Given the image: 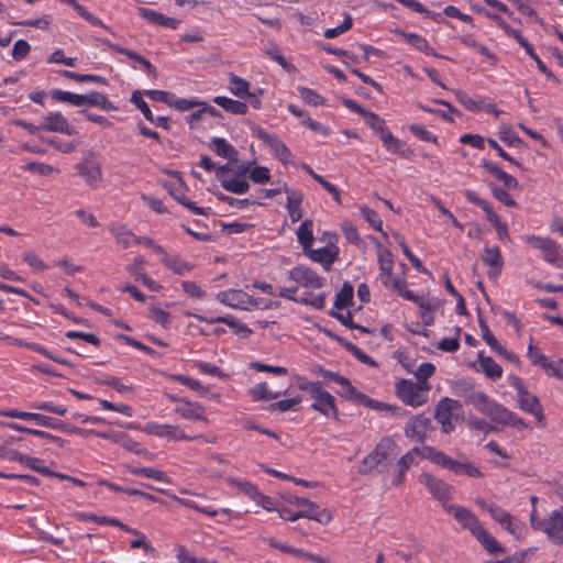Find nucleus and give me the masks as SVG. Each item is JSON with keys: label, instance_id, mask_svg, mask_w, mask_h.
<instances>
[{"label": "nucleus", "instance_id": "obj_1", "mask_svg": "<svg viewBox=\"0 0 563 563\" xmlns=\"http://www.w3.org/2000/svg\"><path fill=\"white\" fill-rule=\"evenodd\" d=\"M397 444L388 437L383 438L362 461L358 473L365 476L379 475L389 470L397 456Z\"/></svg>", "mask_w": 563, "mask_h": 563}, {"label": "nucleus", "instance_id": "obj_2", "mask_svg": "<svg viewBox=\"0 0 563 563\" xmlns=\"http://www.w3.org/2000/svg\"><path fill=\"white\" fill-rule=\"evenodd\" d=\"M421 456L429 460L433 464L450 471L456 476H467L470 478H483L485 476L481 468L474 463L470 462L467 459H452L446 453L433 446H423Z\"/></svg>", "mask_w": 563, "mask_h": 563}, {"label": "nucleus", "instance_id": "obj_3", "mask_svg": "<svg viewBox=\"0 0 563 563\" xmlns=\"http://www.w3.org/2000/svg\"><path fill=\"white\" fill-rule=\"evenodd\" d=\"M530 525L533 530L543 532L552 544L563 545V506L550 512L547 518H540L537 509H533Z\"/></svg>", "mask_w": 563, "mask_h": 563}, {"label": "nucleus", "instance_id": "obj_4", "mask_svg": "<svg viewBox=\"0 0 563 563\" xmlns=\"http://www.w3.org/2000/svg\"><path fill=\"white\" fill-rule=\"evenodd\" d=\"M299 388L307 391L314 400L311 405L313 410L319 411L325 417H331L334 420H340L339 409L335 406L334 397L322 388L320 382H308L299 384Z\"/></svg>", "mask_w": 563, "mask_h": 563}, {"label": "nucleus", "instance_id": "obj_5", "mask_svg": "<svg viewBox=\"0 0 563 563\" xmlns=\"http://www.w3.org/2000/svg\"><path fill=\"white\" fill-rule=\"evenodd\" d=\"M223 115L219 110L205 102L192 113L186 117L191 130L207 131L222 124Z\"/></svg>", "mask_w": 563, "mask_h": 563}, {"label": "nucleus", "instance_id": "obj_6", "mask_svg": "<svg viewBox=\"0 0 563 563\" xmlns=\"http://www.w3.org/2000/svg\"><path fill=\"white\" fill-rule=\"evenodd\" d=\"M429 386H422L409 379H401L396 384L398 398L407 406L419 407L428 399Z\"/></svg>", "mask_w": 563, "mask_h": 563}, {"label": "nucleus", "instance_id": "obj_7", "mask_svg": "<svg viewBox=\"0 0 563 563\" xmlns=\"http://www.w3.org/2000/svg\"><path fill=\"white\" fill-rule=\"evenodd\" d=\"M462 413V404L449 397H444L439 400L434 418L441 424V429L444 433H450L455 429L453 419L457 418Z\"/></svg>", "mask_w": 563, "mask_h": 563}, {"label": "nucleus", "instance_id": "obj_8", "mask_svg": "<svg viewBox=\"0 0 563 563\" xmlns=\"http://www.w3.org/2000/svg\"><path fill=\"white\" fill-rule=\"evenodd\" d=\"M418 481L428 489L434 499L442 504L444 510L445 506H450L448 501L454 490L452 485L429 473H421Z\"/></svg>", "mask_w": 563, "mask_h": 563}, {"label": "nucleus", "instance_id": "obj_9", "mask_svg": "<svg viewBox=\"0 0 563 563\" xmlns=\"http://www.w3.org/2000/svg\"><path fill=\"white\" fill-rule=\"evenodd\" d=\"M76 169L78 170V174L85 178L87 185L92 189L100 187L102 180L101 166L93 153H86L82 161L76 165Z\"/></svg>", "mask_w": 563, "mask_h": 563}, {"label": "nucleus", "instance_id": "obj_10", "mask_svg": "<svg viewBox=\"0 0 563 563\" xmlns=\"http://www.w3.org/2000/svg\"><path fill=\"white\" fill-rule=\"evenodd\" d=\"M486 416L495 423L510 426L518 430L527 429L529 427L517 413L495 401L489 409V413Z\"/></svg>", "mask_w": 563, "mask_h": 563}, {"label": "nucleus", "instance_id": "obj_11", "mask_svg": "<svg viewBox=\"0 0 563 563\" xmlns=\"http://www.w3.org/2000/svg\"><path fill=\"white\" fill-rule=\"evenodd\" d=\"M525 241L533 249L541 250L543 257L551 264H558L562 261L560 245L550 238L527 235Z\"/></svg>", "mask_w": 563, "mask_h": 563}, {"label": "nucleus", "instance_id": "obj_12", "mask_svg": "<svg viewBox=\"0 0 563 563\" xmlns=\"http://www.w3.org/2000/svg\"><path fill=\"white\" fill-rule=\"evenodd\" d=\"M216 298L223 305L234 309L247 310L250 307L257 306V300L242 289H230L220 291Z\"/></svg>", "mask_w": 563, "mask_h": 563}, {"label": "nucleus", "instance_id": "obj_13", "mask_svg": "<svg viewBox=\"0 0 563 563\" xmlns=\"http://www.w3.org/2000/svg\"><path fill=\"white\" fill-rule=\"evenodd\" d=\"M288 279L302 287L321 288L324 278L307 266H296L288 272Z\"/></svg>", "mask_w": 563, "mask_h": 563}, {"label": "nucleus", "instance_id": "obj_14", "mask_svg": "<svg viewBox=\"0 0 563 563\" xmlns=\"http://www.w3.org/2000/svg\"><path fill=\"white\" fill-rule=\"evenodd\" d=\"M143 431L147 434L156 435L163 439L167 440H196L201 438L198 437H190L184 433V431L177 427V426H170V424H158L154 422H148L144 426Z\"/></svg>", "mask_w": 563, "mask_h": 563}, {"label": "nucleus", "instance_id": "obj_15", "mask_svg": "<svg viewBox=\"0 0 563 563\" xmlns=\"http://www.w3.org/2000/svg\"><path fill=\"white\" fill-rule=\"evenodd\" d=\"M303 254L311 261L321 264L324 271L329 272L332 264L338 260L339 247L335 244H329L320 249H312L310 246L303 251Z\"/></svg>", "mask_w": 563, "mask_h": 563}, {"label": "nucleus", "instance_id": "obj_16", "mask_svg": "<svg viewBox=\"0 0 563 563\" xmlns=\"http://www.w3.org/2000/svg\"><path fill=\"white\" fill-rule=\"evenodd\" d=\"M445 511L452 515L463 529L473 536L483 527L478 518L467 508L457 505L445 506Z\"/></svg>", "mask_w": 563, "mask_h": 563}, {"label": "nucleus", "instance_id": "obj_17", "mask_svg": "<svg viewBox=\"0 0 563 563\" xmlns=\"http://www.w3.org/2000/svg\"><path fill=\"white\" fill-rule=\"evenodd\" d=\"M432 429L431 419L424 415H418L408 421L405 428V434L409 439L423 443L428 431Z\"/></svg>", "mask_w": 563, "mask_h": 563}, {"label": "nucleus", "instance_id": "obj_18", "mask_svg": "<svg viewBox=\"0 0 563 563\" xmlns=\"http://www.w3.org/2000/svg\"><path fill=\"white\" fill-rule=\"evenodd\" d=\"M517 401L519 408L522 411L533 415L538 422L544 424L545 417L543 413V408L536 395L529 393L526 389L517 396Z\"/></svg>", "mask_w": 563, "mask_h": 563}, {"label": "nucleus", "instance_id": "obj_19", "mask_svg": "<svg viewBox=\"0 0 563 563\" xmlns=\"http://www.w3.org/2000/svg\"><path fill=\"white\" fill-rule=\"evenodd\" d=\"M483 262L489 267L487 276L496 279L503 269V257L498 246L485 247L482 254Z\"/></svg>", "mask_w": 563, "mask_h": 563}, {"label": "nucleus", "instance_id": "obj_20", "mask_svg": "<svg viewBox=\"0 0 563 563\" xmlns=\"http://www.w3.org/2000/svg\"><path fill=\"white\" fill-rule=\"evenodd\" d=\"M137 13L141 18L145 19L154 25H159L172 30H176L180 23L174 18L166 16L163 13L145 7H139Z\"/></svg>", "mask_w": 563, "mask_h": 563}, {"label": "nucleus", "instance_id": "obj_21", "mask_svg": "<svg viewBox=\"0 0 563 563\" xmlns=\"http://www.w3.org/2000/svg\"><path fill=\"white\" fill-rule=\"evenodd\" d=\"M137 13L141 18L145 19L154 25H159L172 30H176L180 23L174 18L166 16L163 13L145 7H139Z\"/></svg>", "mask_w": 563, "mask_h": 563}, {"label": "nucleus", "instance_id": "obj_22", "mask_svg": "<svg viewBox=\"0 0 563 563\" xmlns=\"http://www.w3.org/2000/svg\"><path fill=\"white\" fill-rule=\"evenodd\" d=\"M396 34L400 35L401 37H404V40L409 44L411 45L412 47H415L416 49L420 51V52H423L424 54L429 55V56H432V57H437V58H443L444 56L438 54L434 48H432L430 45H429V42L421 35L417 34V33H407L402 30H396Z\"/></svg>", "mask_w": 563, "mask_h": 563}, {"label": "nucleus", "instance_id": "obj_23", "mask_svg": "<svg viewBox=\"0 0 563 563\" xmlns=\"http://www.w3.org/2000/svg\"><path fill=\"white\" fill-rule=\"evenodd\" d=\"M188 316H191L199 321L208 322L210 324L225 323L234 331L235 334L240 335L241 338H247L253 333V331L246 324L239 323L235 320L230 319L228 317H217V318L208 319V318L202 317L197 313H188Z\"/></svg>", "mask_w": 563, "mask_h": 563}, {"label": "nucleus", "instance_id": "obj_24", "mask_svg": "<svg viewBox=\"0 0 563 563\" xmlns=\"http://www.w3.org/2000/svg\"><path fill=\"white\" fill-rule=\"evenodd\" d=\"M285 194L287 195V211L291 222H298L302 218V210L300 208L303 196L300 191L285 186Z\"/></svg>", "mask_w": 563, "mask_h": 563}, {"label": "nucleus", "instance_id": "obj_25", "mask_svg": "<svg viewBox=\"0 0 563 563\" xmlns=\"http://www.w3.org/2000/svg\"><path fill=\"white\" fill-rule=\"evenodd\" d=\"M422 449L413 448L410 452L404 454L397 462V473L391 483L394 486H400L405 481V474L415 462V455L421 456Z\"/></svg>", "mask_w": 563, "mask_h": 563}, {"label": "nucleus", "instance_id": "obj_26", "mask_svg": "<svg viewBox=\"0 0 563 563\" xmlns=\"http://www.w3.org/2000/svg\"><path fill=\"white\" fill-rule=\"evenodd\" d=\"M42 129L51 132L65 133L67 135L73 134L67 119L59 112L47 114L44 118Z\"/></svg>", "mask_w": 563, "mask_h": 563}, {"label": "nucleus", "instance_id": "obj_27", "mask_svg": "<svg viewBox=\"0 0 563 563\" xmlns=\"http://www.w3.org/2000/svg\"><path fill=\"white\" fill-rule=\"evenodd\" d=\"M363 118L365 120V123L377 133V137H379L380 141H399L385 126L384 119H382L376 113L367 111Z\"/></svg>", "mask_w": 563, "mask_h": 563}, {"label": "nucleus", "instance_id": "obj_28", "mask_svg": "<svg viewBox=\"0 0 563 563\" xmlns=\"http://www.w3.org/2000/svg\"><path fill=\"white\" fill-rule=\"evenodd\" d=\"M461 397L464 398L465 404L472 405L475 409L483 413H489V409L494 402L486 394L482 391H470L468 394L461 393Z\"/></svg>", "mask_w": 563, "mask_h": 563}, {"label": "nucleus", "instance_id": "obj_29", "mask_svg": "<svg viewBox=\"0 0 563 563\" xmlns=\"http://www.w3.org/2000/svg\"><path fill=\"white\" fill-rule=\"evenodd\" d=\"M474 537L489 554L505 553V549L484 527H482Z\"/></svg>", "mask_w": 563, "mask_h": 563}, {"label": "nucleus", "instance_id": "obj_30", "mask_svg": "<svg viewBox=\"0 0 563 563\" xmlns=\"http://www.w3.org/2000/svg\"><path fill=\"white\" fill-rule=\"evenodd\" d=\"M217 106L232 114H245L249 106L244 101L233 100L224 96H217L212 100Z\"/></svg>", "mask_w": 563, "mask_h": 563}, {"label": "nucleus", "instance_id": "obj_31", "mask_svg": "<svg viewBox=\"0 0 563 563\" xmlns=\"http://www.w3.org/2000/svg\"><path fill=\"white\" fill-rule=\"evenodd\" d=\"M300 518H308L322 525H328L331 521V515L324 509H320L319 506L310 501L305 510L299 511Z\"/></svg>", "mask_w": 563, "mask_h": 563}, {"label": "nucleus", "instance_id": "obj_32", "mask_svg": "<svg viewBox=\"0 0 563 563\" xmlns=\"http://www.w3.org/2000/svg\"><path fill=\"white\" fill-rule=\"evenodd\" d=\"M109 231L113 234L115 241L124 247H129L135 243L136 235H134L125 224H111L109 225Z\"/></svg>", "mask_w": 563, "mask_h": 563}, {"label": "nucleus", "instance_id": "obj_33", "mask_svg": "<svg viewBox=\"0 0 563 563\" xmlns=\"http://www.w3.org/2000/svg\"><path fill=\"white\" fill-rule=\"evenodd\" d=\"M112 441L125 450L133 452L137 455H147L148 452L146 449L142 448L140 443L134 441L130 435L123 432H118L112 434Z\"/></svg>", "mask_w": 563, "mask_h": 563}, {"label": "nucleus", "instance_id": "obj_34", "mask_svg": "<svg viewBox=\"0 0 563 563\" xmlns=\"http://www.w3.org/2000/svg\"><path fill=\"white\" fill-rule=\"evenodd\" d=\"M161 262L177 275H185L194 268L190 263L183 261L178 255L169 256L165 254V257H162Z\"/></svg>", "mask_w": 563, "mask_h": 563}, {"label": "nucleus", "instance_id": "obj_35", "mask_svg": "<svg viewBox=\"0 0 563 563\" xmlns=\"http://www.w3.org/2000/svg\"><path fill=\"white\" fill-rule=\"evenodd\" d=\"M478 362L481 364V367L484 372V374L493 379L497 380L503 375V368L501 366L494 361L490 356H484L483 353L478 354Z\"/></svg>", "mask_w": 563, "mask_h": 563}, {"label": "nucleus", "instance_id": "obj_36", "mask_svg": "<svg viewBox=\"0 0 563 563\" xmlns=\"http://www.w3.org/2000/svg\"><path fill=\"white\" fill-rule=\"evenodd\" d=\"M174 411L185 419L207 421L202 406L197 402L186 401V407H176Z\"/></svg>", "mask_w": 563, "mask_h": 563}, {"label": "nucleus", "instance_id": "obj_37", "mask_svg": "<svg viewBox=\"0 0 563 563\" xmlns=\"http://www.w3.org/2000/svg\"><path fill=\"white\" fill-rule=\"evenodd\" d=\"M229 90L232 95L240 99H245L250 95V82L234 73L229 75Z\"/></svg>", "mask_w": 563, "mask_h": 563}, {"label": "nucleus", "instance_id": "obj_38", "mask_svg": "<svg viewBox=\"0 0 563 563\" xmlns=\"http://www.w3.org/2000/svg\"><path fill=\"white\" fill-rule=\"evenodd\" d=\"M58 74L67 79L78 82H95L98 85L107 86L108 80L99 75L93 74H78L70 70H58Z\"/></svg>", "mask_w": 563, "mask_h": 563}, {"label": "nucleus", "instance_id": "obj_39", "mask_svg": "<svg viewBox=\"0 0 563 563\" xmlns=\"http://www.w3.org/2000/svg\"><path fill=\"white\" fill-rule=\"evenodd\" d=\"M145 263L144 258L142 256H136L134 258V265L129 267V271L135 276L136 280L142 282L144 286H146L151 290H156L158 288V285L150 278L144 269L139 268V265H143Z\"/></svg>", "mask_w": 563, "mask_h": 563}, {"label": "nucleus", "instance_id": "obj_40", "mask_svg": "<svg viewBox=\"0 0 563 563\" xmlns=\"http://www.w3.org/2000/svg\"><path fill=\"white\" fill-rule=\"evenodd\" d=\"M333 338L336 340V342L344 346L345 350H347L352 355H354L361 363L369 366H377V363L371 356H368L365 352H363L353 343L338 335H333Z\"/></svg>", "mask_w": 563, "mask_h": 563}, {"label": "nucleus", "instance_id": "obj_41", "mask_svg": "<svg viewBox=\"0 0 563 563\" xmlns=\"http://www.w3.org/2000/svg\"><path fill=\"white\" fill-rule=\"evenodd\" d=\"M163 187L180 203L187 199L185 192L187 187L180 177H176L174 180L162 183Z\"/></svg>", "mask_w": 563, "mask_h": 563}, {"label": "nucleus", "instance_id": "obj_42", "mask_svg": "<svg viewBox=\"0 0 563 563\" xmlns=\"http://www.w3.org/2000/svg\"><path fill=\"white\" fill-rule=\"evenodd\" d=\"M486 169L494 175L497 179L504 183L505 187L508 189H516L519 186L518 180L504 172L498 165L494 163H485Z\"/></svg>", "mask_w": 563, "mask_h": 563}, {"label": "nucleus", "instance_id": "obj_43", "mask_svg": "<svg viewBox=\"0 0 563 563\" xmlns=\"http://www.w3.org/2000/svg\"><path fill=\"white\" fill-rule=\"evenodd\" d=\"M285 394H286V390L285 391H282V390L271 391L268 389L266 383H260L250 389V395L252 396L253 400H255V401H257V400L267 401V400L276 399L279 396L285 395Z\"/></svg>", "mask_w": 563, "mask_h": 563}, {"label": "nucleus", "instance_id": "obj_44", "mask_svg": "<svg viewBox=\"0 0 563 563\" xmlns=\"http://www.w3.org/2000/svg\"><path fill=\"white\" fill-rule=\"evenodd\" d=\"M313 222L310 219H306L297 230L298 242L302 245V250H308L313 242Z\"/></svg>", "mask_w": 563, "mask_h": 563}, {"label": "nucleus", "instance_id": "obj_45", "mask_svg": "<svg viewBox=\"0 0 563 563\" xmlns=\"http://www.w3.org/2000/svg\"><path fill=\"white\" fill-rule=\"evenodd\" d=\"M82 99H84V106H86V104L93 106V107H98L102 110L113 109V106L108 100L107 96L101 92H98V91H92L90 93L82 95Z\"/></svg>", "mask_w": 563, "mask_h": 563}, {"label": "nucleus", "instance_id": "obj_46", "mask_svg": "<svg viewBox=\"0 0 563 563\" xmlns=\"http://www.w3.org/2000/svg\"><path fill=\"white\" fill-rule=\"evenodd\" d=\"M358 405H363L367 408L374 409L376 411H387L391 415H396V411H399L400 408L390 406L385 402H380L378 400L369 398L367 395H358Z\"/></svg>", "mask_w": 563, "mask_h": 563}, {"label": "nucleus", "instance_id": "obj_47", "mask_svg": "<svg viewBox=\"0 0 563 563\" xmlns=\"http://www.w3.org/2000/svg\"><path fill=\"white\" fill-rule=\"evenodd\" d=\"M9 461L19 462L24 466L30 467L31 470L38 472L42 474V471L47 470V467L40 466L41 460L36 457H32L20 452H11L9 453Z\"/></svg>", "mask_w": 563, "mask_h": 563}, {"label": "nucleus", "instance_id": "obj_48", "mask_svg": "<svg viewBox=\"0 0 563 563\" xmlns=\"http://www.w3.org/2000/svg\"><path fill=\"white\" fill-rule=\"evenodd\" d=\"M354 288L350 283H344L340 291L335 296L334 307L343 309L349 307L353 300Z\"/></svg>", "mask_w": 563, "mask_h": 563}, {"label": "nucleus", "instance_id": "obj_49", "mask_svg": "<svg viewBox=\"0 0 563 563\" xmlns=\"http://www.w3.org/2000/svg\"><path fill=\"white\" fill-rule=\"evenodd\" d=\"M221 186L232 194L243 195L247 192L250 185L245 179H240L236 177L224 179L221 181Z\"/></svg>", "mask_w": 563, "mask_h": 563}, {"label": "nucleus", "instance_id": "obj_50", "mask_svg": "<svg viewBox=\"0 0 563 563\" xmlns=\"http://www.w3.org/2000/svg\"><path fill=\"white\" fill-rule=\"evenodd\" d=\"M383 147L389 155H397L402 158H411L413 150H411L408 143H383Z\"/></svg>", "mask_w": 563, "mask_h": 563}, {"label": "nucleus", "instance_id": "obj_51", "mask_svg": "<svg viewBox=\"0 0 563 563\" xmlns=\"http://www.w3.org/2000/svg\"><path fill=\"white\" fill-rule=\"evenodd\" d=\"M217 155L228 158L230 163L240 161L239 152L230 143H212Z\"/></svg>", "mask_w": 563, "mask_h": 563}, {"label": "nucleus", "instance_id": "obj_52", "mask_svg": "<svg viewBox=\"0 0 563 563\" xmlns=\"http://www.w3.org/2000/svg\"><path fill=\"white\" fill-rule=\"evenodd\" d=\"M52 98L58 102H68L75 107L84 106L82 95H77L70 91L54 90Z\"/></svg>", "mask_w": 563, "mask_h": 563}, {"label": "nucleus", "instance_id": "obj_53", "mask_svg": "<svg viewBox=\"0 0 563 563\" xmlns=\"http://www.w3.org/2000/svg\"><path fill=\"white\" fill-rule=\"evenodd\" d=\"M228 483L231 486L239 488L243 494L249 496L251 499L256 500L260 496V492L255 485L247 481H240L236 478H229Z\"/></svg>", "mask_w": 563, "mask_h": 563}, {"label": "nucleus", "instance_id": "obj_54", "mask_svg": "<svg viewBox=\"0 0 563 563\" xmlns=\"http://www.w3.org/2000/svg\"><path fill=\"white\" fill-rule=\"evenodd\" d=\"M478 322H479V328L482 331L483 340L490 346L492 350L504 352V346L497 341V339L490 332L489 327L486 323V321L482 317H479Z\"/></svg>", "mask_w": 563, "mask_h": 563}, {"label": "nucleus", "instance_id": "obj_55", "mask_svg": "<svg viewBox=\"0 0 563 563\" xmlns=\"http://www.w3.org/2000/svg\"><path fill=\"white\" fill-rule=\"evenodd\" d=\"M478 12H482L487 16L488 19L493 20L498 27H500L508 36L514 37L515 35H518L519 30H516L511 27L510 24H508L499 14L493 13L485 9H479Z\"/></svg>", "mask_w": 563, "mask_h": 563}, {"label": "nucleus", "instance_id": "obj_56", "mask_svg": "<svg viewBox=\"0 0 563 563\" xmlns=\"http://www.w3.org/2000/svg\"><path fill=\"white\" fill-rule=\"evenodd\" d=\"M478 12H482L487 16L488 19L493 20L498 27H500L508 36L514 37L515 35H518L519 30H516L511 27L510 24H508L499 14L493 13L485 9H479Z\"/></svg>", "mask_w": 563, "mask_h": 563}, {"label": "nucleus", "instance_id": "obj_57", "mask_svg": "<svg viewBox=\"0 0 563 563\" xmlns=\"http://www.w3.org/2000/svg\"><path fill=\"white\" fill-rule=\"evenodd\" d=\"M505 530H507L510 534H512L516 539H522L526 536L527 528L523 522L516 519L512 515L503 526Z\"/></svg>", "mask_w": 563, "mask_h": 563}, {"label": "nucleus", "instance_id": "obj_58", "mask_svg": "<svg viewBox=\"0 0 563 563\" xmlns=\"http://www.w3.org/2000/svg\"><path fill=\"white\" fill-rule=\"evenodd\" d=\"M203 101L192 98V99H185V98H177V96L174 93L173 100L170 101L169 107L175 108L179 111H188L194 108H199Z\"/></svg>", "mask_w": 563, "mask_h": 563}, {"label": "nucleus", "instance_id": "obj_59", "mask_svg": "<svg viewBox=\"0 0 563 563\" xmlns=\"http://www.w3.org/2000/svg\"><path fill=\"white\" fill-rule=\"evenodd\" d=\"M250 178L258 185L268 184L271 181V170L265 166L253 165L250 170Z\"/></svg>", "mask_w": 563, "mask_h": 563}, {"label": "nucleus", "instance_id": "obj_60", "mask_svg": "<svg viewBox=\"0 0 563 563\" xmlns=\"http://www.w3.org/2000/svg\"><path fill=\"white\" fill-rule=\"evenodd\" d=\"M36 423L38 426L46 427V428L74 432L73 427H68L66 423H64L55 418L44 416L42 413H38Z\"/></svg>", "mask_w": 563, "mask_h": 563}, {"label": "nucleus", "instance_id": "obj_61", "mask_svg": "<svg viewBox=\"0 0 563 563\" xmlns=\"http://www.w3.org/2000/svg\"><path fill=\"white\" fill-rule=\"evenodd\" d=\"M130 101L143 113L147 121H153V113L148 104L143 100L142 92L140 90L132 92Z\"/></svg>", "mask_w": 563, "mask_h": 563}, {"label": "nucleus", "instance_id": "obj_62", "mask_svg": "<svg viewBox=\"0 0 563 563\" xmlns=\"http://www.w3.org/2000/svg\"><path fill=\"white\" fill-rule=\"evenodd\" d=\"M300 401H301L300 396H296V397L289 398V399H283V400L271 404L268 406L267 410L271 412H274V411L286 412L288 410H291Z\"/></svg>", "mask_w": 563, "mask_h": 563}, {"label": "nucleus", "instance_id": "obj_63", "mask_svg": "<svg viewBox=\"0 0 563 563\" xmlns=\"http://www.w3.org/2000/svg\"><path fill=\"white\" fill-rule=\"evenodd\" d=\"M298 303L311 306L314 309L322 310L325 306V294L321 292L319 295L308 294L305 297H299Z\"/></svg>", "mask_w": 563, "mask_h": 563}, {"label": "nucleus", "instance_id": "obj_64", "mask_svg": "<svg viewBox=\"0 0 563 563\" xmlns=\"http://www.w3.org/2000/svg\"><path fill=\"white\" fill-rule=\"evenodd\" d=\"M266 54L273 59L275 60L280 67H283L285 70H292L295 67L292 64H290L289 62L286 60V58L284 57V55L282 54L280 52V48L273 44L267 51H266Z\"/></svg>", "mask_w": 563, "mask_h": 563}]
</instances>
